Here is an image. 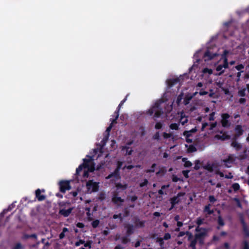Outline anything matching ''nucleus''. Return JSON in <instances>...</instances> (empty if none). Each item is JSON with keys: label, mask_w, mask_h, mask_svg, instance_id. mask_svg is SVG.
Masks as SVG:
<instances>
[{"label": "nucleus", "mask_w": 249, "mask_h": 249, "mask_svg": "<svg viewBox=\"0 0 249 249\" xmlns=\"http://www.w3.org/2000/svg\"><path fill=\"white\" fill-rule=\"evenodd\" d=\"M12 249H22V247L20 243H18Z\"/></svg>", "instance_id": "338daca9"}, {"label": "nucleus", "mask_w": 249, "mask_h": 249, "mask_svg": "<svg viewBox=\"0 0 249 249\" xmlns=\"http://www.w3.org/2000/svg\"><path fill=\"white\" fill-rule=\"evenodd\" d=\"M123 149H126V153L128 155H131L133 152L132 150L129 146H124Z\"/></svg>", "instance_id": "e433bc0d"}, {"label": "nucleus", "mask_w": 249, "mask_h": 249, "mask_svg": "<svg viewBox=\"0 0 249 249\" xmlns=\"http://www.w3.org/2000/svg\"><path fill=\"white\" fill-rule=\"evenodd\" d=\"M160 102H157L155 103L154 106L153 107L155 109H159L160 108Z\"/></svg>", "instance_id": "5fc2aeb1"}, {"label": "nucleus", "mask_w": 249, "mask_h": 249, "mask_svg": "<svg viewBox=\"0 0 249 249\" xmlns=\"http://www.w3.org/2000/svg\"><path fill=\"white\" fill-rule=\"evenodd\" d=\"M69 231V230L67 228H63L62 230V231L59 234V237L60 239H62L65 237V233L66 232H68Z\"/></svg>", "instance_id": "a878e982"}, {"label": "nucleus", "mask_w": 249, "mask_h": 249, "mask_svg": "<svg viewBox=\"0 0 249 249\" xmlns=\"http://www.w3.org/2000/svg\"><path fill=\"white\" fill-rule=\"evenodd\" d=\"M195 166L194 167V169L195 170H198L200 168V164L201 162L199 160H196L195 161Z\"/></svg>", "instance_id": "bb28decb"}, {"label": "nucleus", "mask_w": 249, "mask_h": 249, "mask_svg": "<svg viewBox=\"0 0 249 249\" xmlns=\"http://www.w3.org/2000/svg\"><path fill=\"white\" fill-rule=\"evenodd\" d=\"M100 223V221L98 219H96L91 222V226L93 228H96L98 227Z\"/></svg>", "instance_id": "72a5a7b5"}, {"label": "nucleus", "mask_w": 249, "mask_h": 249, "mask_svg": "<svg viewBox=\"0 0 249 249\" xmlns=\"http://www.w3.org/2000/svg\"><path fill=\"white\" fill-rule=\"evenodd\" d=\"M164 239L163 238V237H157L156 238V242H158L160 244V246L161 248H163V246H164Z\"/></svg>", "instance_id": "c756f323"}, {"label": "nucleus", "mask_w": 249, "mask_h": 249, "mask_svg": "<svg viewBox=\"0 0 249 249\" xmlns=\"http://www.w3.org/2000/svg\"><path fill=\"white\" fill-rule=\"evenodd\" d=\"M208 231H201L196 233L194 236V239L192 240L189 245V247L192 249H196V245L198 243L200 246L204 244L205 239L207 235Z\"/></svg>", "instance_id": "f257e3e1"}, {"label": "nucleus", "mask_w": 249, "mask_h": 249, "mask_svg": "<svg viewBox=\"0 0 249 249\" xmlns=\"http://www.w3.org/2000/svg\"><path fill=\"white\" fill-rule=\"evenodd\" d=\"M169 187V185H162L161 186V189H160L158 191V193L159 195H162L164 194V192L163 191V190L165 189L166 188H168Z\"/></svg>", "instance_id": "79ce46f5"}, {"label": "nucleus", "mask_w": 249, "mask_h": 249, "mask_svg": "<svg viewBox=\"0 0 249 249\" xmlns=\"http://www.w3.org/2000/svg\"><path fill=\"white\" fill-rule=\"evenodd\" d=\"M172 135L171 133H167L166 132H164L163 133V136L164 139H168L172 137Z\"/></svg>", "instance_id": "052dcab7"}, {"label": "nucleus", "mask_w": 249, "mask_h": 249, "mask_svg": "<svg viewBox=\"0 0 249 249\" xmlns=\"http://www.w3.org/2000/svg\"><path fill=\"white\" fill-rule=\"evenodd\" d=\"M133 222L135 224V225H134L135 228H142L145 227V221L141 220L138 216L135 217L133 218Z\"/></svg>", "instance_id": "0eeeda50"}, {"label": "nucleus", "mask_w": 249, "mask_h": 249, "mask_svg": "<svg viewBox=\"0 0 249 249\" xmlns=\"http://www.w3.org/2000/svg\"><path fill=\"white\" fill-rule=\"evenodd\" d=\"M65 205L66 203L65 202H62L60 204V208L59 211V214L65 217H66L70 215L73 210V208L70 207L67 209H66V207Z\"/></svg>", "instance_id": "7ed1b4c3"}, {"label": "nucleus", "mask_w": 249, "mask_h": 249, "mask_svg": "<svg viewBox=\"0 0 249 249\" xmlns=\"http://www.w3.org/2000/svg\"><path fill=\"white\" fill-rule=\"evenodd\" d=\"M215 137L218 140L222 141L229 140L231 138L230 136L228 135L226 132L222 134L221 135L217 134L215 135Z\"/></svg>", "instance_id": "6ab92c4d"}, {"label": "nucleus", "mask_w": 249, "mask_h": 249, "mask_svg": "<svg viewBox=\"0 0 249 249\" xmlns=\"http://www.w3.org/2000/svg\"><path fill=\"white\" fill-rule=\"evenodd\" d=\"M243 230L244 232L246 237H249V230L248 228V227H245L243 228Z\"/></svg>", "instance_id": "a19ab883"}, {"label": "nucleus", "mask_w": 249, "mask_h": 249, "mask_svg": "<svg viewBox=\"0 0 249 249\" xmlns=\"http://www.w3.org/2000/svg\"><path fill=\"white\" fill-rule=\"evenodd\" d=\"M183 135V136L186 137V138H189L191 136V134L190 133V131H184Z\"/></svg>", "instance_id": "0e129e2a"}, {"label": "nucleus", "mask_w": 249, "mask_h": 249, "mask_svg": "<svg viewBox=\"0 0 249 249\" xmlns=\"http://www.w3.org/2000/svg\"><path fill=\"white\" fill-rule=\"evenodd\" d=\"M229 53V52L227 50H225L224 51L223 54L222 55V57L223 59V64L222 65L223 68L225 69H227L229 67V63L227 57H226V55Z\"/></svg>", "instance_id": "4468645a"}, {"label": "nucleus", "mask_w": 249, "mask_h": 249, "mask_svg": "<svg viewBox=\"0 0 249 249\" xmlns=\"http://www.w3.org/2000/svg\"><path fill=\"white\" fill-rule=\"evenodd\" d=\"M99 182L94 181L93 179L88 180L86 183V188L89 193L96 192L99 190Z\"/></svg>", "instance_id": "f03ea898"}, {"label": "nucleus", "mask_w": 249, "mask_h": 249, "mask_svg": "<svg viewBox=\"0 0 249 249\" xmlns=\"http://www.w3.org/2000/svg\"><path fill=\"white\" fill-rule=\"evenodd\" d=\"M25 236V238H34V239H36L37 238V235L35 233H34V234H30V235H29V234H25L24 235Z\"/></svg>", "instance_id": "a18cd8bd"}, {"label": "nucleus", "mask_w": 249, "mask_h": 249, "mask_svg": "<svg viewBox=\"0 0 249 249\" xmlns=\"http://www.w3.org/2000/svg\"><path fill=\"white\" fill-rule=\"evenodd\" d=\"M235 68L237 70V71H241V70L242 69H243L244 68V66L242 64H239L237 66H236L235 67Z\"/></svg>", "instance_id": "3c124183"}, {"label": "nucleus", "mask_w": 249, "mask_h": 249, "mask_svg": "<svg viewBox=\"0 0 249 249\" xmlns=\"http://www.w3.org/2000/svg\"><path fill=\"white\" fill-rule=\"evenodd\" d=\"M123 212H124V217H127L130 214V211H129V210L127 208H125L123 210Z\"/></svg>", "instance_id": "c03bdc74"}, {"label": "nucleus", "mask_w": 249, "mask_h": 249, "mask_svg": "<svg viewBox=\"0 0 249 249\" xmlns=\"http://www.w3.org/2000/svg\"><path fill=\"white\" fill-rule=\"evenodd\" d=\"M171 236L169 233H165V234L164 235V236L163 237V238L165 240H169V239H171Z\"/></svg>", "instance_id": "864d4df0"}, {"label": "nucleus", "mask_w": 249, "mask_h": 249, "mask_svg": "<svg viewBox=\"0 0 249 249\" xmlns=\"http://www.w3.org/2000/svg\"><path fill=\"white\" fill-rule=\"evenodd\" d=\"M244 71H239L237 73V74H236V81L237 82H239L240 80V76H241V73L242 72H243Z\"/></svg>", "instance_id": "e2e57ef3"}, {"label": "nucleus", "mask_w": 249, "mask_h": 249, "mask_svg": "<svg viewBox=\"0 0 249 249\" xmlns=\"http://www.w3.org/2000/svg\"><path fill=\"white\" fill-rule=\"evenodd\" d=\"M123 165V162L121 161H118L117 164V167L115 169L118 170V171H120V169Z\"/></svg>", "instance_id": "680f3d73"}, {"label": "nucleus", "mask_w": 249, "mask_h": 249, "mask_svg": "<svg viewBox=\"0 0 249 249\" xmlns=\"http://www.w3.org/2000/svg\"><path fill=\"white\" fill-rule=\"evenodd\" d=\"M41 192H44L45 191L43 189L41 191L40 189H37L35 191L36 198L39 201H42L46 198V196L44 195L41 194Z\"/></svg>", "instance_id": "9b49d317"}, {"label": "nucleus", "mask_w": 249, "mask_h": 249, "mask_svg": "<svg viewBox=\"0 0 249 249\" xmlns=\"http://www.w3.org/2000/svg\"><path fill=\"white\" fill-rule=\"evenodd\" d=\"M231 187L234 191H237L240 189V185L238 183H234Z\"/></svg>", "instance_id": "4c0bfd02"}, {"label": "nucleus", "mask_w": 249, "mask_h": 249, "mask_svg": "<svg viewBox=\"0 0 249 249\" xmlns=\"http://www.w3.org/2000/svg\"><path fill=\"white\" fill-rule=\"evenodd\" d=\"M59 191L60 192L65 193L66 191L70 190L71 189L70 181L62 180L58 183Z\"/></svg>", "instance_id": "39448f33"}, {"label": "nucleus", "mask_w": 249, "mask_h": 249, "mask_svg": "<svg viewBox=\"0 0 249 249\" xmlns=\"http://www.w3.org/2000/svg\"><path fill=\"white\" fill-rule=\"evenodd\" d=\"M162 126V124L160 122H158L156 124L155 127L156 129H160Z\"/></svg>", "instance_id": "4d7b16f0"}, {"label": "nucleus", "mask_w": 249, "mask_h": 249, "mask_svg": "<svg viewBox=\"0 0 249 249\" xmlns=\"http://www.w3.org/2000/svg\"><path fill=\"white\" fill-rule=\"evenodd\" d=\"M128 95H127L124 98V99L119 104L116 110L115 111L114 113L115 114V117L114 119H113L112 121V123H117V119H118L119 118V111H120V108L121 107L123 106V105L124 104V103L125 102V101L126 100V99H127V97Z\"/></svg>", "instance_id": "6e6552de"}, {"label": "nucleus", "mask_w": 249, "mask_h": 249, "mask_svg": "<svg viewBox=\"0 0 249 249\" xmlns=\"http://www.w3.org/2000/svg\"><path fill=\"white\" fill-rule=\"evenodd\" d=\"M183 94L182 93H180L178 97L176 100L177 104L179 106L181 103V101L183 98Z\"/></svg>", "instance_id": "473e14b6"}, {"label": "nucleus", "mask_w": 249, "mask_h": 249, "mask_svg": "<svg viewBox=\"0 0 249 249\" xmlns=\"http://www.w3.org/2000/svg\"><path fill=\"white\" fill-rule=\"evenodd\" d=\"M215 167V165L214 163H211L210 162H208L207 164L203 166L202 168L208 171L210 173L213 172L214 170V168Z\"/></svg>", "instance_id": "dca6fc26"}, {"label": "nucleus", "mask_w": 249, "mask_h": 249, "mask_svg": "<svg viewBox=\"0 0 249 249\" xmlns=\"http://www.w3.org/2000/svg\"><path fill=\"white\" fill-rule=\"evenodd\" d=\"M124 228L126 229L125 234L127 236H131L134 233L135 226L132 224H125Z\"/></svg>", "instance_id": "1a4fd4ad"}, {"label": "nucleus", "mask_w": 249, "mask_h": 249, "mask_svg": "<svg viewBox=\"0 0 249 249\" xmlns=\"http://www.w3.org/2000/svg\"><path fill=\"white\" fill-rule=\"evenodd\" d=\"M221 120L220 121L222 127L224 128H229L231 125V123L229 120L230 115L227 113H222L221 114Z\"/></svg>", "instance_id": "20e7f679"}, {"label": "nucleus", "mask_w": 249, "mask_h": 249, "mask_svg": "<svg viewBox=\"0 0 249 249\" xmlns=\"http://www.w3.org/2000/svg\"><path fill=\"white\" fill-rule=\"evenodd\" d=\"M242 245L243 246V249H249V244L247 241H243Z\"/></svg>", "instance_id": "37998d69"}, {"label": "nucleus", "mask_w": 249, "mask_h": 249, "mask_svg": "<svg viewBox=\"0 0 249 249\" xmlns=\"http://www.w3.org/2000/svg\"><path fill=\"white\" fill-rule=\"evenodd\" d=\"M210 207V204H208V205H206L204 208V212L206 213L209 215L212 214L213 213L214 211L213 210H211Z\"/></svg>", "instance_id": "5701e85b"}, {"label": "nucleus", "mask_w": 249, "mask_h": 249, "mask_svg": "<svg viewBox=\"0 0 249 249\" xmlns=\"http://www.w3.org/2000/svg\"><path fill=\"white\" fill-rule=\"evenodd\" d=\"M185 147H187V151L189 153H192L197 151V149L196 146L193 144L188 145L185 144Z\"/></svg>", "instance_id": "4be33fe9"}, {"label": "nucleus", "mask_w": 249, "mask_h": 249, "mask_svg": "<svg viewBox=\"0 0 249 249\" xmlns=\"http://www.w3.org/2000/svg\"><path fill=\"white\" fill-rule=\"evenodd\" d=\"M215 112H212L209 115V120L210 121H213L215 119L214 115H215Z\"/></svg>", "instance_id": "603ef678"}, {"label": "nucleus", "mask_w": 249, "mask_h": 249, "mask_svg": "<svg viewBox=\"0 0 249 249\" xmlns=\"http://www.w3.org/2000/svg\"><path fill=\"white\" fill-rule=\"evenodd\" d=\"M112 201L115 204H117L118 202H123L124 200L121 197L118 196L117 193H115L113 195Z\"/></svg>", "instance_id": "f3484780"}, {"label": "nucleus", "mask_w": 249, "mask_h": 249, "mask_svg": "<svg viewBox=\"0 0 249 249\" xmlns=\"http://www.w3.org/2000/svg\"><path fill=\"white\" fill-rule=\"evenodd\" d=\"M223 67L222 65H218L216 67V71H219V73L218 74V75H222L224 72V70H222Z\"/></svg>", "instance_id": "c85d7f7f"}, {"label": "nucleus", "mask_w": 249, "mask_h": 249, "mask_svg": "<svg viewBox=\"0 0 249 249\" xmlns=\"http://www.w3.org/2000/svg\"><path fill=\"white\" fill-rule=\"evenodd\" d=\"M148 180L147 179H144L143 181V182L140 183V187H143L144 186H145L147 185L148 184Z\"/></svg>", "instance_id": "8fccbe9b"}, {"label": "nucleus", "mask_w": 249, "mask_h": 249, "mask_svg": "<svg viewBox=\"0 0 249 249\" xmlns=\"http://www.w3.org/2000/svg\"><path fill=\"white\" fill-rule=\"evenodd\" d=\"M87 157L89 158V159H86V158L84 159L83 160V163L82 164H84L85 168H88L89 167V163L92 160V157L91 156L87 155Z\"/></svg>", "instance_id": "b1692460"}, {"label": "nucleus", "mask_w": 249, "mask_h": 249, "mask_svg": "<svg viewBox=\"0 0 249 249\" xmlns=\"http://www.w3.org/2000/svg\"><path fill=\"white\" fill-rule=\"evenodd\" d=\"M170 128L172 130H177L178 129V124L176 123H172L171 124L170 126Z\"/></svg>", "instance_id": "c9c22d12"}, {"label": "nucleus", "mask_w": 249, "mask_h": 249, "mask_svg": "<svg viewBox=\"0 0 249 249\" xmlns=\"http://www.w3.org/2000/svg\"><path fill=\"white\" fill-rule=\"evenodd\" d=\"M156 166V163L152 164L151 166L150 169L146 170L145 171V172L146 173H154L155 172Z\"/></svg>", "instance_id": "cd10ccee"}, {"label": "nucleus", "mask_w": 249, "mask_h": 249, "mask_svg": "<svg viewBox=\"0 0 249 249\" xmlns=\"http://www.w3.org/2000/svg\"><path fill=\"white\" fill-rule=\"evenodd\" d=\"M245 91L246 89H245L240 90L238 91L239 95H240L241 97H244L246 95Z\"/></svg>", "instance_id": "09e8293b"}, {"label": "nucleus", "mask_w": 249, "mask_h": 249, "mask_svg": "<svg viewBox=\"0 0 249 249\" xmlns=\"http://www.w3.org/2000/svg\"><path fill=\"white\" fill-rule=\"evenodd\" d=\"M83 168H85L84 164H80L76 169V174L79 175Z\"/></svg>", "instance_id": "f704fd0d"}, {"label": "nucleus", "mask_w": 249, "mask_h": 249, "mask_svg": "<svg viewBox=\"0 0 249 249\" xmlns=\"http://www.w3.org/2000/svg\"><path fill=\"white\" fill-rule=\"evenodd\" d=\"M85 243V241L82 239H80L78 241H77L75 243V246L76 247L79 246L81 244H83Z\"/></svg>", "instance_id": "6e6d98bb"}, {"label": "nucleus", "mask_w": 249, "mask_h": 249, "mask_svg": "<svg viewBox=\"0 0 249 249\" xmlns=\"http://www.w3.org/2000/svg\"><path fill=\"white\" fill-rule=\"evenodd\" d=\"M191 99V97H186L184 99V101H183L184 104L185 105H187V104H188Z\"/></svg>", "instance_id": "69168bd1"}, {"label": "nucleus", "mask_w": 249, "mask_h": 249, "mask_svg": "<svg viewBox=\"0 0 249 249\" xmlns=\"http://www.w3.org/2000/svg\"><path fill=\"white\" fill-rule=\"evenodd\" d=\"M160 133L159 132H157L153 137V139L159 140L160 139Z\"/></svg>", "instance_id": "774afa93"}, {"label": "nucleus", "mask_w": 249, "mask_h": 249, "mask_svg": "<svg viewBox=\"0 0 249 249\" xmlns=\"http://www.w3.org/2000/svg\"><path fill=\"white\" fill-rule=\"evenodd\" d=\"M130 236H127L125 234V236H124L121 237V243L123 244H127L130 241V239L129 238Z\"/></svg>", "instance_id": "393cba45"}, {"label": "nucleus", "mask_w": 249, "mask_h": 249, "mask_svg": "<svg viewBox=\"0 0 249 249\" xmlns=\"http://www.w3.org/2000/svg\"><path fill=\"white\" fill-rule=\"evenodd\" d=\"M178 82H179V79L178 78L171 79L170 80V81L169 82V87H172Z\"/></svg>", "instance_id": "7c9ffc66"}, {"label": "nucleus", "mask_w": 249, "mask_h": 249, "mask_svg": "<svg viewBox=\"0 0 249 249\" xmlns=\"http://www.w3.org/2000/svg\"><path fill=\"white\" fill-rule=\"evenodd\" d=\"M208 231L207 229L205 228L200 227V226H198L196 227L195 229V231L196 233H199L201 231Z\"/></svg>", "instance_id": "2f4dec72"}, {"label": "nucleus", "mask_w": 249, "mask_h": 249, "mask_svg": "<svg viewBox=\"0 0 249 249\" xmlns=\"http://www.w3.org/2000/svg\"><path fill=\"white\" fill-rule=\"evenodd\" d=\"M192 165V162L189 161V160H187V161H186L184 164V166L185 167H186V168H188V167H191V166Z\"/></svg>", "instance_id": "bf43d9fd"}, {"label": "nucleus", "mask_w": 249, "mask_h": 249, "mask_svg": "<svg viewBox=\"0 0 249 249\" xmlns=\"http://www.w3.org/2000/svg\"><path fill=\"white\" fill-rule=\"evenodd\" d=\"M12 210V207L11 206H9L8 208L4 209L0 213V226L3 225L2 223V220L4 217L5 214L9 211Z\"/></svg>", "instance_id": "a211bd4d"}, {"label": "nucleus", "mask_w": 249, "mask_h": 249, "mask_svg": "<svg viewBox=\"0 0 249 249\" xmlns=\"http://www.w3.org/2000/svg\"><path fill=\"white\" fill-rule=\"evenodd\" d=\"M217 222L218 226L216 227L218 230L220 229V226H224L225 225L224 221L221 215H218L217 217Z\"/></svg>", "instance_id": "412c9836"}, {"label": "nucleus", "mask_w": 249, "mask_h": 249, "mask_svg": "<svg viewBox=\"0 0 249 249\" xmlns=\"http://www.w3.org/2000/svg\"><path fill=\"white\" fill-rule=\"evenodd\" d=\"M218 55L216 53H212L209 50H207L204 54V57L206 60H211Z\"/></svg>", "instance_id": "9d476101"}, {"label": "nucleus", "mask_w": 249, "mask_h": 249, "mask_svg": "<svg viewBox=\"0 0 249 249\" xmlns=\"http://www.w3.org/2000/svg\"><path fill=\"white\" fill-rule=\"evenodd\" d=\"M204 219L203 218H201V217H198L197 219H196V224L198 225V226H200L202 224H203V221H204Z\"/></svg>", "instance_id": "ea45409f"}, {"label": "nucleus", "mask_w": 249, "mask_h": 249, "mask_svg": "<svg viewBox=\"0 0 249 249\" xmlns=\"http://www.w3.org/2000/svg\"><path fill=\"white\" fill-rule=\"evenodd\" d=\"M186 234L188 236V241L191 240L192 239L193 237V234L191 232H189L188 231H187L186 233Z\"/></svg>", "instance_id": "13d9d810"}, {"label": "nucleus", "mask_w": 249, "mask_h": 249, "mask_svg": "<svg viewBox=\"0 0 249 249\" xmlns=\"http://www.w3.org/2000/svg\"><path fill=\"white\" fill-rule=\"evenodd\" d=\"M235 130L236 133L233 138H235V139H237L238 137L243 134V130L242 129V126L241 125H237L235 126Z\"/></svg>", "instance_id": "2eb2a0df"}, {"label": "nucleus", "mask_w": 249, "mask_h": 249, "mask_svg": "<svg viewBox=\"0 0 249 249\" xmlns=\"http://www.w3.org/2000/svg\"><path fill=\"white\" fill-rule=\"evenodd\" d=\"M189 172H190L189 170H183L182 171V173L185 178H188L189 177Z\"/></svg>", "instance_id": "49530a36"}, {"label": "nucleus", "mask_w": 249, "mask_h": 249, "mask_svg": "<svg viewBox=\"0 0 249 249\" xmlns=\"http://www.w3.org/2000/svg\"><path fill=\"white\" fill-rule=\"evenodd\" d=\"M154 113L153 119L156 120L157 118H159L163 114V112L162 108H160V109H155Z\"/></svg>", "instance_id": "aec40b11"}, {"label": "nucleus", "mask_w": 249, "mask_h": 249, "mask_svg": "<svg viewBox=\"0 0 249 249\" xmlns=\"http://www.w3.org/2000/svg\"><path fill=\"white\" fill-rule=\"evenodd\" d=\"M92 243V241L91 240H89L86 242V243H84V247L86 248H88L89 249L91 248V244Z\"/></svg>", "instance_id": "58836bf2"}, {"label": "nucleus", "mask_w": 249, "mask_h": 249, "mask_svg": "<svg viewBox=\"0 0 249 249\" xmlns=\"http://www.w3.org/2000/svg\"><path fill=\"white\" fill-rule=\"evenodd\" d=\"M114 178L115 179H119L120 178V172L118 170L115 169L114 172L109 174L107 177L106 179H109Z\"/></svg>", "instance_id": "ddd939ff"}, {"label": "nucleus", "mask_w": 249, "mask_h": 249, "mask_svg": "<svg viewBox=\"0 0 249 249\" xmlns=\"http://www.w3.org/2000/svg\"><path fill=\"white\" fill-rule=\"evenodd\" d=\"M185 195V193L184 192H179L176 196H174L172 197L170 199L171 207L169 209V210L173 209L174 208L175 205L178 204L180 201L179 197L183 196Z\"/></svg>", "instance_id": "423d86ee"}, {"label": "nucleus", "mask_w": 249, "mask_h": 249, "mask_svg": "<svg viewBox=\"0 0 249 249\" xmlns=\"http://www.w3.org/2000/svg\"><path fill=\"white\" fill-rule=\"evenodd\" d=\"M45 240H46V239L45 238H42L41 240V242L43 244H44V247L43 248L44 249L45 247H48L50 245V244L49 243V242H45Z\"/></svg>", "instance_id": "de8ad7c7"}, {"label": "nucleus", "mask_w": 249, "mask_h": 249, "mask_svg": "<svg viewBox=\"0 0 249 249\" xmlns=\"http://www.w3.org/2000/svg\"><path fill=\"white\" fill-rule=\"evenodd\" d=\"M236 140L237 139H235V138H233L231 145L236 151H239L242 149L243 146L241 143L237 142Z\"/></svg>", "instance_id": "f8f14e48"}]
</instances>
